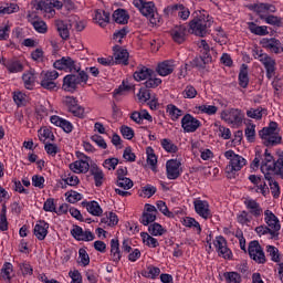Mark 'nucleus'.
Here are the masks:
<instances>
[{"mask_svg":"<svg viewBox=\"0 0 283 283\" xmlns=\"http://www.w3.org/2000/svg\"><path fill=\"white\" fill-rule=\"evenodd\" d=\"M158 217V209L156 206L151 203H146L144 206V211L142 217L139 218L140 224L144 227H149V224L156 222V218Z\"/></svg>","mask_w":283,"mask_h":283,"instance_id":"obj_11","label":"nucleus"},{"mask_svg":"<svg viewBox=\"0 0 283 283\" xmlns=\"http://www.w3.org/2000/svg\"><path fill=\"white\" fill-rule=\"evenodd\" d=\"M212 244L219 258H223V260H232L233 252L231 251V249H229V245L227 244V239H224V237H216L212 241Z\"/></svg>","mask_w":283,"mask_h":283,"instance_id":"obj_7","label":"nucleus"},{"mask_svg":"<svg viewBox=\"0 0 283 283\" xmlns=\"http://www.w3.org/2000/svg\"><path fill=\"white\" fill-rule=\"evenodd\" d=\"M116 63H123L127 65V61H129V52L125 49H117L114 53Z\"/></svg>","mask_w":283,"mask_h":283,"instance_id":"obj_53","label":"nucleus"},{"mask_svg":"<svg viewBox=\"0 0 283 283\" xmlns=\"http://www.w3.org/2000/svg\"><path fill=\"white\" fill-rule=\"evenodd\" d=\"M12 98L17 107H25V105L30 103V96L22 91H14L12 93Z\"/></svg>","mask_w":283,"mask_h":283,"instance_id":"obj_31","label":"nucleus"},{"mask_svg":"<svg viewBox=\"0 0 283 283\" xmlns=\"http://www.w3.org/2000/svg\"><path fill=\"white\" fill-rule=\"evenodd\" d=\"M243 205L252 218H261L264 213L262 206L255 199L245 198Z\"/></svg>","mask_w":283,"mask_h":283,"instance_id":"obj_19","label":"nucleus"},{"mask_svg":"<svg viewBox=\"0 0 283 283\" xmlns=\"http://www.w3.org/2000/svg\"><path fill=\"white\" fill-rule=\"evenodd\" d=\"M123 258V252H120V243H118V239H112L111 240V260L115 264H118L120 262V259Z\"/></svg>","mask_w":283,"mask_h":283,"instance_id":"obj_27","label":"nucleus"},{"mask_svg":"<svg viewBox=\"0 0 283 283\" xmlns=\"http://www.w3.org/2000/svg\"><path fill=\"white\" fill-rule=\"evenodd\" d=\"M144 277H147L148 280H156L160 277V268L156 265H148L146 270L142 273Z\"/></svg>","mask_w":283,"mask_h":283,"instance_id":"obj_47","label":"nucleus"},{"mask_svg":"<svg viewBox=\"0 0 283 283\" xmlns=\"http://www.w3.org/2000/svg\"><path fill=\"white\" fill-rule=\"evenodd\" d=\"M38 137L41 143H48L55 140L54 133L49 127H42L38 130Z\"/></svg>","mask_w":283,"mask_h":283,"instance_id":"obj_35","label":"nucleus"},{"mask_svg":"<svg viewBox=\"0 0 283 283\" xmlns=\"http://www.w3.org/2000/svg\"><path fill=\"white\" fill-rule=\"evenodd\" d=\"M71 235L80 242H92L94 234L90 230H83L80 226H73L71 229Z\"/></svg>","mask_w":283,"mask_h":283,"instance_id":"obj_20","label":"nucleus"},{"mask_svg":"<svg viewBox=\"0 0 283 283\" xmlns=\"http://www.w3.org/2000/svg\"><path fill=\"white\" fill-rule=\"evenodd\" d=\"M153 72H154V70L148 69L146 66H142L135 71L133 76H134L135 81H137V82L147 81V77L151 76Z\"/></svg>","mask_w":283,"mask_h":283,"instance_id":"obj_43","label":"nucleus"},{"mask_svg":"<svg viewBox=\"0 0 283 283\" xmlns=\"http://www.w3.org/2000/svg\"><path fill=\"white\" fill-rule=\"evenodd\" d=\"M259 136L265 147H275L282 144L280 125L276 122H270L269 126L259 132Z\"/></svg>","mask_w":283,"mask_h":283,"instance_id":"obj_2","label":"nucleus"},{"mask_svg":"<svg viewBox=\"0 0 283 283\" xmlns=\"http://www.w3.org/2000/svg\"><path fill=\"white\" fill-rule=\"evenodd\" d=\"M148 232L155 238H160V235H165L167 230H165L160 223L155 222L148 227Z\"/></svg>","mask_w":283,"mask_h":283,"instance_id":"obj_55","label":"nucleus"},{"mask_svg":"<svg viewBox=\"0 0 283 283\" xmlns=\"http://www.w3.org/2000/svg\"><path fill=\"white\" fill-rule=\"evenodd\" d=\"M4 67H7L10 74H19V72H23V64L21 61L11 60L4 63Z\"/></svg>","mask_w":283,"mask_h":283,"instance_id":"obj_45","label":"nucleus"},{"mask_svg":"<svg viewBox=\"0 0 283 283\" xmlns=\"http://www.w3.org/2000/svg\"><path fill=\"white\" fill-rule=\"evenodd\" d=\"M166 113L168 114L169 118L174 122L179 120L182 114H185L182 109L178 108V106L174 104H168L166 106Z\"/></svg>","mask_w":283,"mask_h":283,"instance_id":"obj_41","label":"nucleus"},{"mask_svg":"<svg viewBox=\"0 0 283 283\" xmlns=\"http://www.w3.org/2000/svg\"><path fill=\"white\" fill-rule=\"evenodd\" d=\"M186 33H187V29L184 25L175 27L171 31L172 40L176 43H185Z\"/></svg>","mask_w":283,"mask_h":283,"instance_id":"obj_42","label":"nucleus"},{"mask_svg":"<svg viewBox=\"0 0 283 283\" xmlns=\"http://www.w3.org/2000/svg\"><path fill=\"white\" fill-rule=\"evenodd\" d=\"M146 163L149 165L151 171H157V165H158V157L154 153V148L147 147L146 148Z\"/></svg>","mask_w":283,"mask_h":283,"instance_id":"obj_40","label":"nucleus"},{"mask_svg":"<svg viewBox=\"0 0 283 283\" xmlns=\"http://www.w3.org/2000/svg\"><path fill=\"white\" fill-rule=\"evenodd\" d=\"M263 48L265 50H269L270 52H273L274 54H280L283 52L282 43L277 39H263L262 41Z\"/></svg>","mask_w":283,"mask_h":283,"instance_id":"obj_26","label":"nucleus"},{"mask_svg":"<svg viewBox=\"0 0 283 283\" xmlns=\"http://www.w3.org/2000/svg\"><path fill=\"white\" fill-rule=\"evenodd\" d=\"M78 264L81 266H88L90 265V254H87V250L81 248L78 250Z\"/></svg>","mask_w":283,"mask_h":283,"instance_id":"obj_64","label":"nucleus"},{"mask_svg":"<svg viewBox=\"0 0 283 283\" xmlns=\"http://www.w3.org/2000/svg\"><path fill=\"white\" fill-rule=\"evenodd\" d=\"M207 63H211L210 55L199 56L193 60V65L196 67H199V70H205V66L207 65Z\"/></svg>","mask_w":283,"mask_h":283,"instance_id":"obj_63","label":"nucleus"},{"mask_svg":"<svg viewBox=\"0 0 283 283\" xmlns=\"http://www.w3.org/2000/svg\"><path fill=\"white\" fill-rule=\"evenodd\" d=\"M174 70H176V64L171 60H166L156 67V72L159 76H169V74H174Z\"/></svg>","mask_w":283,"mask_h":283,"instance_id":"obj_25","label":"nucleus"},{"mask_svg":"<svg viewBox=\"0 0 283 283\" xmlns=\"http://www.w3.org/2000/svg\"><path fill=\"white\" fill-rule=\"evenodd\" d=\"M78 160L70 164V169L73 174H87L90 171V157L85 154H80L77 156Z\"/></svg>","mask_w":283,"mask_h":283,"instance_id":"obj_16","label":"nucleus"},{"mask_svg":"<svg viewBox=\"0 0 283 283\" xmlns=\"http://www.w3.org/2000/svg\"><path fill=\"white\" fill-rule=\"evenodd\" d=\"M38 6L45 19H54L56 17V10H54L56 7H54V3H50V1L39 2Z\"/></svg>","mask_w":283,"mask_h":283,"instance_id":"obj_30","label":"nucleus"},{"mask_svg":"<svg viewBox=\"0 0 283 283\" xmlns=\"http://www.w3.org/2000/svg\"><path fill=\"white\" fill-rule=\"evenodd\" d=\"M266 255L272 260V262H281L282 256L280 255V250L274 245H266L265 248Z\"/></svg>","mask_w":283,"mask_h":283,"instance_id":"obj_52","label":"nucleus"},{"mask_svg":"<svg viewBox=\"0 0 283 283\" xmlns=\"http://www.w3.org/2000/svg\"><path fill=\"white\" fill-rule=\"evenodd\" d=\"M56 78H59V72L56 71H42L40 74V85L43 90H54L56 87Z\"/></svg>","mask_w":283,"mask_h":283,"instance_id":"obj_13","label":"nucleus"},{"mask_svg":"<svg viewBox=\"0 0 283 283\" xmlns=\"http://www.w3.org/2000/svg\"><path fill=\"white\" fill-rule=\"evenodd\" d=\"M214 132L219 138H222L223 140L231 139V129L227 126L220 125V123H214Z\"/></svg>","mask_w":283,"mask_h":283,"instance_id":"obj_44","label":"nucleus"},{"mask_svg":"<svg viewBox=\"0 0 283 283\" xmlns=\"http://www.w3.org/2000/svg\"><path fill=\"white\" fill-rule=\"evenodd\" d=\"M264 221L268 224L269 229L272 230V233H277V231L282 229V224H280V219L271 210L264 211Z\"/></svg>","mask_w":283,"mask_h":283,"instance_id":"obj_21","label":"nucleus"},{"mask_svg":"<svg viewBox=\"0 0 283 283\" xmlns=\"http://www.w3.org/2000/svg\"><path fill=\"white\" fill-rule=\"evenodd\" d=\"M88 78L90 75H87V72L85 71H81L77 75L69 74L63 78L62 88L64 92L74 94V91L78 90V85H87Z\"/></svg>","mask_w":283,"mask_h":283,"instance_id":"obj_5","label":"nucleus"},{"mask_svg":"<svg viewBox=\"0 0 283 283\" xmlns=\"http://www.w3.org/2000/svg\"><path fill=\"white\" fill-rule=\"evenodd\" d=\"M224 158L229 160V164L226 167V174L228 178H235V174L241 171L242 168L247 166V159L235 154L233 150H227L224 153Z\"/></svg>","mask_w":283,"mask_h":283,"instance_id":"obj_4","label":"nucleus"},{"mask_svg":"<svg viewBox=\"0 0 283 283\" xmlns=\"http://www.w3.org/2000/svg\"><path fill=\"white\" fill-rule=\"evenodd\" d=\"M248 29L252 34H255L256 36H266L269 34V28L266 25H258L255 22H249Z\"/></svg>","mask_w":283,"mask_h":283,"instance_id":"obj_36","label":"nucleus"},{"mask_svg":"<svg viewBox=\"0 0 283 283\" xmlns=\"http://www.w3.org/2000/svg\"><path fill=\"white\" fill-rule=\"evenodd\" d=\"M239 85L240 87H243V90H247V87H249V70L244 64L239 73Z\"/></svg>","mask_w":283,"mask_h":283,"instance_id":"obj_51","label":"nucleus"},{"mask_svg":"<svg viewBox=\"0 0 283 283\" xmlns=\"http://www.w3.org/2000/svg\"><path fill=\"white\" fill-rule=\"evenodd\" d=\"M254 12L260 14L261 19H264V14H271L276 12L275 6L271 3H255L253 6Z\"/></svg>","mask_w":283,"mask_h":283,"instance_id":"obj_29","label":"nucleus"},{"mask_svg":"<svg viewBox=\"0 0 283 283\" xmlns=\"http://www.w3.org/2000/svg\"><path fill=\"white\" fill-rule=\"evenodd\" d=\"M227 283H240L242 282V276L238 272H226L223 274Z\"/></svg>","mask_w":283,"mask_h":283,"instance_id":"obj_62","label":"nucleus"},{"mask_svg":"<svg viewBox=\"0 0 283 283\" xmlns=\"http://www.w3.org/2000/svg\"><path fill=\"white\" fill-rule=\"evenodd\" d=\"M22 81L25 90H34V85H36V72L28 71L23 73Z\"/></svg>","mask_w":283,"mask_h":283,"instance_id":"obj_32","label":"nucleus"},{"mask_svg":"<svg viewBox=\"0 0 283 283\" xmlns=\"http://www.w3.org/2000/svg\"><path fill=\"white\" fill-rule=\"evenodd\" d=\"M184 227H187L188 229H193L198 235L202 233V227H200V222H198L196 219L191 217H186L182 219Z\"/></svg>","mask_w":283,"mask_h":283,"instance_id":"obj_39","label":"nucleus"},{"mask_svg":"<svg viewBox=\"0 0 283 283\" xmlns=\"http://www.w3.org/2000/svg\"><path fill=\"white\" fill-rule=\"evenodd\" d=\"M193 208L197 216H199L203 220H209V218H211V206H209V201L202 199H195Z\"/></svg>","mask_w":283,"mask_h":283,"instance_id":"obj_17","label":"nucleus"},{"mask_svg":"<svg viewBox=\"0 0 283 283\" xmlns=\"http://www.w3.org/2000/svg\"><path fill=\"white\" fill-rule=\"evenodd\" d=\"M192 113L197 115L206 114V116H216L218 114V106L211 104H199L192 107Z\"/></svg>","mask_w":283,"mask_h":283,"instance_id":"obj_24","label":"nucleus"},{"mask_svg":"<svg viewBox=\"0 0 283 283\" xmlns=\"http://www.w3.org/2000/svg\"><path fill=\"white\" fill-rule=\"evenodd\" d=\"M55 25L57 28V32L61 39H70V27L67 25V23H65L63 20H57L55 22Z\"/></svg>","mask_w":283,"mask_h":283,"instance_id":"obj_49","label":"nucleus"},{"mask_svg":"<svg viewBox=\"0 0 283 283\" xmlns=\"http://www.w3.org/2000/svg\"><path fill=\"white\" fill-rule=\"evenodd\" d=\"M181 96L182 98H188V99L196 98V96H198V90L195 88L193 85L189 84L181 92Z\"/></svg>","mask_w":283,"mask_h":283,"instance_id":"obj_59","label":"nucleus"},{"mask_svg":"<svg viewBox=\"0 0 283 283\" xmlns=\"http://www.w3.org/2000/svg\"><path fill=\"white\" fill-rule=\"evenodd\" d=\"M211 25H213V19L205 11L195 12L193 19L189 22V28L196 36H205Z\"/></svg>","mask_w":283,"mask_h":283,"instance_id":"obj_1","label":"nucleus"},{"mask_svg":"<svg viewBox=\"0 0 283 283\" xmlns=\"http://www.w3.org/2000/svg\"><path fill=\"white\" fill-rule=\"evenodd\" d=\"M201 126L202 123L200 119L196 118L189 113L181 118V128L184 129L185 134H193L195 132H198Z\"/></svg>","mask_w":283,"mask_h":283,"instance_id":"obj_10","label":"nucleus"},{"mask_svg":"<svg viewBox=\"0 0 283 283\" xmlns=\"http://www.w3.org/2000/svg\"><path fill=\"white\" fill-rule=\"evenodd\" d=\"M133 4L137 10H139L143 17L149 19L151 25H160L163 23V18L156 11V4L154 1H146V0H133Z\"/></svg>","mask_w":283,"mask_h":283,"instance_id":"obj_3","label":"nucleus"},{"mask_svg":"<svg viewBox=\"0 0 283 283\" xmlns=\"http://www.w3.org/2000/svg\"><path fill=\"white\" fill-rule=\"evenodd\" d=\"M248 118H252L253 120H262L264 116H266V109L261 106L256 108H249L247 111Z\"/></svg>","mask_w":283,"mask_h":283,"instance_id":"obj_38","label":"nucleus"},{"mask_svg":"<svg viewBox=\"0 0 283 283\" xmlns=\"http://www.w3.org/2000/svg\"><path fill=\"white\" fill-rule=\"evenodd\" d=\"M182 174V163L178 159H169L166 163V176L168 180H178Z\"/></svg>","mask_w":283,"mask_h":283,"instance_id":"obj_14","label":"nucleus"},{"mask_svg":"<svg viewBox=\"0 0 283 283\" xmlns=\"http://www.w3.org/2000/svg\"><path fill=\"white\" fill-rule=\"evenodd\" d=\"M160 145L167 154H176L178 151V146L169 138L161 139Z\"/></svg>","mask_w":283,"mask_h":283,"instance_id":"obj_54","label":"nucleus"},{"mask_svg":"<svg viewBox=\"0 0 283 283\" xmlns=\"http://www.w3.org/2000/svg\"><path fill=\"white\" fill-rule=\"evenodd\" d=\"M255 59H258L262 65L265 67L266 71V78L271 80L273 78V76H275V60H273V57L261 53L258 56H255Z\"/></svg>","mask_w":283,"mask_h":283,"instance_id":"obj_18","label":"nucleus"},{"mask_svg":"<svg viewBox=\"0 0 283 283\" xmlns=\"http://www.w3.org/2000/svg\"><path fill=\"white\" fill-rule=\"evenodd\" d=\"M82 207H84L91 216H95L96 218H101V216H103V208H101V205H98L97 201H83Z\"/></svg>","mask_w":283,"mask_h":283,"instance_id":"obj_28","label":"nucleus"},{"mask_svg":"<svg viewBox=\"0 0 283 283\" xmlns=\"http://www.w3.org/2000/svg\"><path fill=\"white\" fill-rule=\"evenodd\" d=\"M0 231H8V208L6 205L0 210Z\"/></svg>","mask_w":283,"mask_h":283,"instance_id":"obj_58","label":"nucleus"},{"mask_svg":"<svg viewBox=\"0 0 283 283\" xmlns=\"http://www.w3.org/2000/svg\"><path fill=\"white\" fill-rule=\"evenodd\" d=\"M140 238H142L143 244H145V247H148V249H156L160 247L158 239L154 238L151 234L147 232H140Z\"/></svg>","mask_w":283,"mask_h":283,"instance_id":"obj_34","label":"nucleus"},{"mask_svg":"<svg viewBox=\"0 0 283 283\" xmlns=\"http://www.w3.org/2000/svg\"><path fill=\"white\" fill-rule=\"evenodd\" d=\"M32 27L34 28L35 32L39 34H46L48 33V23L43 20H32Z\"/></svg>","mask_w":283,"mask_h":283,"instance_id":"obj_57","label":"nucleus"},{"mask_svg":"<svg viewBox=\"0 0 283 283\" xmlns=\"http://www.w3.org/2000/svg\"><path fill=\"white\" fill-rule=\"evenodd\" d=\"M102 222L107 224V227H116L118 224V216L114 212H106L102 218Z\"/></svg>","mask_w":283,"mask_h":283,"instance_id":"obj_56","label":"nucleus"},{"mask_svg":"<svg viewBox=\"0 0 283 283\" xmlns=\"http://www.w3.org/2000/svg\"><path fill=\"white\" fill-rule=\"evenodd\" d=\"M50 230V223L45 222L44 220L36 221L33 228V235L40 241H43L48 238V233Z\"/></svg>","mask_w":283,"mask_h":283,"instance_id":"obj_23","label":"nucleus"},{"mask_svg":"<svg viewBox=\"0 0 283 283\" xmlns=\"http://www.w3.org/2000/svg\"><path fill=\"white\" fill-rule=\"evenodd\" d=\"M63 105L73 114V116H76L77 118H84L85 117V108L81 105H78V99L74 96H64L62 98Z\"/></svg>","mask_w":283,"mask_h":283,"instance_id":"obj_9","label":"nucleus"},{"mask_svg":"<svg viewBox=\"0 0 283 283\" xmlns=\"http://www.w3.org/2000/svg\"><path fill=\"white\" fill-rule=\"evenodd\" d=\"M220 118L231 127H241L244 123V113L240 108H227L221 111Z\"/></svg>","mask_w":283,"mask_h":283,"instance_id":"obj_6","label":"nucleus"},{"mask_svg":"<svg viewBox=\"0 0 283 283\" xmlns=\"http://www.w3.org/2000/svg\"><path fill=\"white\" fill-rule=\"evenodd\" d=\"M244 134L248 143H255V124H248Z\"/></svg>","mask_w":283,"mask_h":283,"instance_id":"obj_60","label":"nucleus"},{"mask_svg":"<svg viewBox=\"0 0 283 283\" xmlns=\"http://www.w3.org/2000/svg\"><path fill=\"white\" fill-rule=\"evenodd\" d=\"M91 176H93L95 187H103V182H105V172H103V169L98 166H92Z\"/></svg>","mask_w":283,"mask_h":283,"instance_id":"obj_33","label":"nucleus"},{"mask_svg":"<svg viewBox=\"0 0 283 283\" xmlns=\"http://www.w3.org/2000/svg\"><path fill=\"white\" fill-rule=\"evenodd\" d=\"M10 22H3L0 24V41H8L10 39Z\"/></svg>","mask_w":283,"mask_h":283,"instance_id":"obj_61","label":"nucleus"},{"mask_svg":"<svg viewBox=\"0 0 283 283\" xmlns=\"http://www.w3.org/2000/svg\"><path fill=\"white\" fill-rule=\"evenodd\" d=\"M167 12L170 14L177 15L179 19H182V21H187L189 19L191 12L189 11V8L185 7L184 4H174L166 8Z\"/></svg>","mask_w":283,"mask_h":283,"instance_id":"obj_22","label":"nucleus"},{"mask_svg":"<svg viewBox=\"0 0 283 283\" xmlns=\"http://www.w3.org/2000/svg\"><path fill=\"white\" fill-rule=\"evenodd\" d=\"M274 167H275V159H273V155L269 153V149H265L264 158L261 161V171L265 176L266 180H271V176H273Z\"/></svg>","mask_w":283,"mask_h":283,"instance_id":"obj_15","label":"nucleus"},{"mask_svg":"<svg viewBox=\"0 0 283 283\" xmlns=\"http://www.w3.org/2000/svg\"><path fill=\"white\" fill-rule=\"evenodd\" d=\"M55 70H63L64 72H81V63L70 56H63L53 64Z\"/></svg>","mask_w":283,"mask_h":283,"instance_id":"obj_8","label":"nucleus"},{"mask_svg":"<svg viewBox=\"0 0 283 283\" xmlns=\"http://www.w3.org/2000/svg\"><path fill=\"white\" fill-rule=\"evenodd\" d=\"M248 253L251 260H254L256 264H264V262H266L264 250H262V245H260L258 241H251L249 243Z\"/></svg>","mask_w":283,"mask_h":283,"instance_id":"obj_12","label":"nucleus"},{"mask_svg":"<svg viewBox=\"0 0 283 283\" xmlns=\"http://www.w3.org/2000/svg\"><path fill=\"white\" fill-rule=\"evenodd\" d=\"M113 19L115 23L125 24L129 21V14H127V11L124 9H117L113 13Z\"/></svg>","mask_w":283,"mask_h":283,"instance_id":"obj_48","label":"nucleus"},{"mask_svg":"<svg viewBox=\"0 0 283 283\" xmlns=\"http://www.w3.org/2000/svg\"><path fill=\"white\" fill-rule=\"evenodd\" d=\"M145 87L148 90H156V87L163 85V80L156 76V73L154 71L150 73V75L147 77V80L144 83Z\"/></svg>","mask_w":283,"mask_h":283,"instance_id":"obj_46","label":"nucleus"},{"mask_svg":"<svg viewBox=\"0 0 283 283\" xmlns=\"http://www.w3.org/2000/svg\"><path fill=\"white\" fill-rule=\"evenodd\" d=\"M237 222L243 227H249L253 222V217L247 210H243L237 214Z\"/></svg>","mask_w":283,"mask_h":283,"instance_id":"obj_50","label":"nucleus"},{"mask_svg":"<svg viewBox=\"0 0 283 283\" xmlns=\"http://www.w3.org/2000/svg\"><path fill=\"white\" fill-rule=\"evenodd\" d=\"M94 21L101 28H105L109 23V13L103 10H96L94 15Z\"/></svg>","mask_w":283,"mask_h":283,"instance_id":"obj_37","label":"nucleus"}]
</instances>
